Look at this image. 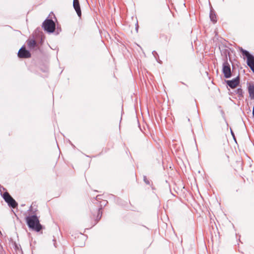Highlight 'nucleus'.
<instances>
[{
	"instance_id": "nucleus-1",
	"label": "nucleus",
	"mask_w": 254,
	"mask_h": 254,
	"mask_svg": "<svg viewBox=\"0 0 254 254\" xmlns=\"http://www.w3.org/2000/svg\"><path fill=\"white\" fill-rule=\"evenodd\" d=\"M25 220L28 227L32 230L39 232L44 228L36 215L27 216Z\"/></svg>"
},
{
	"instance_id": "nucleus-2",
	"label": "nucleus",
	"mask_w": 254,
	"mask_h": 254,
	"mask_svg": "<svg viewBox=\"0 0 254 254\" xmlns=\"http://www.w3.org/2000/svg\"><path fill=\"white\" fill-rule=\"evenodd\" d=\"M239 50L242 55L247 58V64L252 71L254 73V56L250 52L243 49L242 47L239 48Z\"/></svg>"
},
{
	"instance_id": "nucleus-3",
	"label": "nucleus",
	"mask_w": 254,
	"mask_h": 254,
	"mask_svg": "<svg viewBox=\"0 0 254 254\" xmlns=\"http://www.w3.org/2000/svg\"><path fill=\"white\" fill-rule=\"evenodd\" d=\"M56 24L52 19H46L42 24V28L48 33H51L55 31Z\"/></svg>"
},
{
	"instance_id": "nucleus-4",
	"label": "nucleus",
	"mask_w": 254,
	"mask_h": 254,
	"mask_svg": "<svg viewBox=\"0 0 254 254\" xmlns=\"http://www.w3.org/2000/svg\"><path fill=\"white\" fill-rule=\"evenodd\" d=\"M2 198L4 201L7 203V205L11 208H15L18 206L17 202L15 199L9 194L7 191L4 192L2 194Z\"/></svg>"
},
{
	"instance_id": "nucleus-5",
	"label": "nucleus",
	"mask_w": 254,
	"mask_h": 254,
	"mask_svg": "<svg viewBox=\"0 0 254 254\" xmlns=\"http://www.w3.org/2000/svg\"><path fill=\"white\" fill-rule=\"evenodd\" d=\"M222 72L224 77L226 78H229L232 76L231 66L226 59L222 64Z\"/></svg>"
},
{
	"instance_id": "nucleus-6",
	"label": "nucleus",
	"mask_w": 254,
	"mask_h": 254,
	"mask_svg": "<svg viewBox=\"0 0 254 254\" xmlns=\"http://www.w3.org/2000/svg\"><path fill=\"white\" fill-rule=\"evenodd\" d=\"M18 57L20 58L26 59L31 57L29 51L26 50L24 46H22L18 52Z\"/></svg>"
},
{
	"instance_id": "nucleus-7",
	"label": "nucleus",
	"mask_w": 254,
	"mask_h": 254,
	"mask_svg": "<svg viewBox=\"0 0 254 254\" xmlns=\"http://www.w3.org/2000/svg\"><path fill=\"white\" fill-rule=\"evenodd\" d=\"M227 85L231 88H235L240 83V76L238 75L236 78L232 80H225Z\"/></svg>"
},
{
	"instance_id": "nucleus-8",
	"label": "nucleus",
	"mask_w": 254,
	"mask_h": 254,
	"mask_svg": "<svg viewBox=\"0 0 254 254\" xmlns=\"http://www.w3.org/2000/svg\"><path fill=\"white\" fill-rule=\"evenodd\" d=\"M73 6L79 18L81 17V10L79 1L73 2Z\"/></svg>"
},
{
	"instance_id": "nucleus-9",
	"label": "nucleus",
	"mask_w": 254,
	"mask_h": 254,
	"mask_svg": "<svg viewBox=\"0 0 254 254\" xmlns=\"http://www.w3.org/2000/svg\"><path fill=\"white\" fill-rule=\"evenodd\" d=\"M209 17L211 21L214 23L217 22L216 14L214 10L213 9L212 6H210Z\"/></svg>"
},
{
	"instance_id": "nucleus-10",
	"label": "nucleus",
	"mask_w": 254,
	"mask_h": 254,
	"mask_svg": "<svg viewBox=\"0 0 254 254\" xmlns=\"http://www.w3.org/2000/svg\"><path fill=\"white\" fill-rule=\"evenodd\" d=\"M248 92L251 99H254V85L253 84H249Z\"/></svg>"
},
{
	"instance_id": "nucleus-11",
	"label": "nucleus",
	"mask_w": 254,
	"mask_h": 254,
	"mask_svg": "<svg viewBox=\"0 0 254 254\" xmlns=\"http://www.w3.org/2000/svg\"><path fill=\"white\" fill-rule=\"evenodd\" d=\"M221 55L223 56V62H225V60H227V61H228V58L227 56H229L230 55V52L228 49H224L221 51Z\"/></svg>"
},
{
	"instance_id": "nucleus-12",
	"label": "nucleus",
	"mask_w": 254,
	"mask_h": 254,
	"mask_svg": "<svg viewBox=\"0 0 254 254\" xmlns=\"http://www.w3.org/2000/svg\"><path fill=\"white\" fill-rule=\"evenodd\" d=\"M27 46L29 48H35L37 46V42L34 40H28L27 41Z\"/></svg>"
},
{
	"instance_id": "nucleus-13",
	"label": "nucleus",
	"mask_w": 254,
	"mask_h": 254,
	"mask_svg": "<svg viewBox=\"0 0 254 254\" xmlns=\"http://www.w3.org/2000/svg\"><path fill=\"white\" fill-rule=\"evenodd\" d=\"M235 93L238 95L239 98H242L243 97V90L241 88H238L236 89L235 91Z\"/></svg>"
},
{
	"instance_id": "nucleus-14",
	"label": "nucleus",
	"mask_w": 254,
	"mask_h": 254,
	"mask_svg": "<svg viewBox=\"0 0 254 254\" xmlns=\"http://www.w3.org/2000/svg\"><path fill=\"white\" fill-rule=\"evenodd\" d=\"M101 209L102 207L98 209V214L96 219L97 222L101 218L102 215V212L101 211Z\"/></svg>"
},
{
	"instance_id": "nucleus-15",
	"label": "nucleus",
	"mask_w": 254,
	"mask_h": 254,
	"mask_svg": "<svg viewBox=\"0 0 254 254\" xmlns=\"http://www.w3.org/2000/svg\"><path fill=\"white\" fill-rule=\"evenodd\" d=\"M143 181L146 185H150V181L147 179L146 177L145 176H143Z\"/></svg>"
},
{
	"instance_id": "nucleus-16",
	"label": "nucleus",
	"mask_w": 254,
	"mask_h": 254,
	"mask_svg": "<svg viewBox=\"0 0 254 254\" xmlns=\"http://www.w3.org/2000/svg\"><path fill=\"white\" fill-rule=\"evenodd\" d=\"M15 250H16V251H21V252H22V249H21V248H19L18 247V246L17 245H15Z\"/></svg>"
},
{
	"instance_id": "nucleus-17",
	"label": "nucleus",
	"mask_w": 254,
	"mask_h": 254,
	"mask_svg": "<svg viewBox=\"0 0 254 254\" xmlns=\"http://www.w3.org/2000/svg\"><path fill=\"white\" fill-rule=\"evenodd\" d=\"M231 135H232V136H233V137L234 139L236 141V137H235V136L234 133V132L233 131V130H232V129H231Z\"/></svg>"
},
{
	"instance_id": "nucleus-18",
	"label": "nucleus",
	"mask_w": 254,
	"mask_h": 254,
	"mask_svg": "<svg viewBox=\"0 0 254 254\" xmlns=\"http://www.w3.org/2000/svg\"><path fill=\"white\" fill-rule=\"evenodd\" d=\"M152 54L155 58H156V56H158L157 53L155 51H153L152 52Z\"/></svg>"
},
{
	"instance_id": "nucleus-19",
	"label": "nucleus",
	"mask_w": 254,
	"mask_h": 254,
	"mask_svg": "<svg viewBox=\"0 0 254 254\" xmlns=\"http://www.w3.org/2000/svg\"><path fill=\"white\" fill-rule=\"evenodd\" d=\"M253 117L254 118V106L253 110Z\"/></svg>"
},
{
	"instance_id": "nucleus-20",
	"label": "nucleus",
	"mask_w": 254,
	"mask_h": 254,
	"mask_svg": "<svg viewBox=\"0 0 254 254\" xmlns=\"http://www.w3.org/2000/svg\"><path fill=\"white\" fill-rule=\"evenodd\" d=\"M100 196L99 195H97L96 197V199L98 200V199H100V197H99Z\"/></svg>"
},
{
	"instance_id": "nucleus-21",
	"label": "nucleus",
	"mask_w": 254,
	"mask_h": 254,
	"mask_svg": "<svg viewBox=\"0 0 254 254\" xmlns=\"http://www.w3.org/2000/svg\"><path fill=\"white\" fill-rule=\"evenodd\" d=\"M79 1L78 0H73V2H77Z\"/></svg>"
},
{
	"instance_id": "nucleus-22",
	"label": "nucleus",
	"mask_w": 254,
	"mask_h": 254,
	"mask_svg": "<svg viewBox=\"0 0 254 254\" xmlns=\"http://www.w3.org/2000/svg\"><path fill=\"white\" fill-rule=\"evenodd\" d=\"M32 206H31L28 211H31Z\"/></svg>"
},
{
	"instance_id": "nucleus-23",
	"label": "nucleus",
	"mask_w": 254,
	"mask_h": 254,
	"mask_svg": "<svg viewBox=\"0 0 254 254\" xmlns=\"http://www.w3.org/2000/svg\"><path fill=\"white\" fill-rule=\"evenodd\" d=\"M181 83H182L183 84H184V85H185L187 86V84H185V83H184L183 82H182Z\"/></svg>"
},
{
	"instance_id": "nucleus-24",
	"label": "nucleus",
	"mask_w": 254,
	"mask_h": 254,
	"mask_svg": "<svg viewBox=\"0 0 254 254\" xmlns=\"http://www.w3.org/2000/svg\"><path fill=\"white\" fill-rule=\"evenodd\" d=\"M135 29H136V30H137V27H135Z\"/></svg>"
},
{
	"instance_id": "nucleus-25",
	"label": "nucleus",
	"mask_w": 254,
	"mask_h": 254,
	"mask_svg": "<svg viewBox=\"0 0 254 254\" xmlns=\"http://www.w3.org/2000/svg\"><path fill=\"white\" fill-rule=\"evenodd\" d=\"M188 121H190V119H189V118H188Z\"/></svg>"
}]
</instances>
